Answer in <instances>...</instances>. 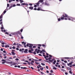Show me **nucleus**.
<instances>
[{
  "label": "nucleus",
  "instance_id": "f257e3e1",
  "mask_svg": "<svg viewBox=\"0 0 75 75\" xmlns=\"http://www.w3.org/2000/svg\"><path fill=\"white\" fill-rule=\"evenodd\" d=\"M26 46L27 47H30L29 50H28V52L30 53H33V52L31 51H34V50L33 49L32 47L33 46V45L32 44H27L26 45Z\"/></svg>",
  "mask_w": 75,
  "mask_h": 75
},
{
  "label": "nucleus",
  "instance_id": "f03ea898",
  "mask_svg": "<svg viewBox=\"0 0 75 75\" xmlns=\"http://www.w3.org/2000/svg\"><path fill=\"white\" fill-rule=\"evenodd\" d=\"M68 15L66 13H64L62 15V17L64 18H67L68 17Z\"/></svg>",
  "mask_w": 75,
  "mask_h": 75
},
{
  "label": "nucleus",
  "instance_id": "7ed1b4c3",
  "mask_svg": "<svg viewBox=\"0 0 75 75\" xmlns=\"http://www.w3.org/2000/svg\"><path fill=\"white\" fill-rule=\"evenodd\" d=\"M17 47H18V48H19L20 47H21L22 46V45H20L18 43L17 44Z\"/></svg>",
  "mask_w": 75,
  "mask_h": 75
},
{
  "label": "nucleus",
  "instance_id": "20e7f679",
  "mask_svg": "<svg viewBox=\"0 0 75 75\" xmlns=\"http://www.w3.org/2000/svg\"><path fill=\"white\" fill-rule=\"evenodd\" d=\"M28 51V50L27 49H26L24 51V52L25 53H28V52H27Z\"/></svg>",
  "mask_w": 75,
  "mask_h": 75
},
{
  "label": "nucleus",
  "instance_id": "39448f33",
  "mask_svg": "<svg viewBox=\"0 0 75 75\" xmlns=\"http://www.w3.org/2000/svg\"><path fill=\"white\" fill-rule=\"evenodd\" d=\"M63 58L66 59H72V58H69V57H64Z\"/></svg>",
  "mask_w": 75,
  "mask_h": 75
},
{
  "label": "nucleus",
  "instance_id": "423d86ee",
  "mask_svg": "<svg viewBox=\"0 0 75 75\" xmlns=\"http://www.w3.org/2000/svg\"><path fill=\"white\" fill-rule=\"evenodd\" d=\"M11 53L12 54V55H15V54H16V53H14L13 52H11Z\"/></svg>",
  "mask_w": 75,
  "mask_h": 75
},
{
  "label": "nucleus",
  "instance_id": "0eeeda50",
  "mask_svg": "<svg viewBox=\"0 0 75 75\" xmlns=\"http://www.w3.org/2000/svg\"><path fill=\"white\" fill-rule=\"evenodd\" d=\"M67 18H68V19L69 20H71V17H69V16H68V17H67Z\"/></svg>",
  "mask_w": 75,
  "mask_h": 75
},
{
  "label": "nucleus",
  "instance_id": "6e6552de",
  "mask_svg": "<svg viewBox=\"0 0 75 75\" xmlns=\"http://www.w3.org/2000/svg\"><path fill=\"white\" fill-rule=\"evenodd\" d=\"M42 46L43 47H44V48H46V45H45L44 44H42Z\"/></svg>",
  "mask_w": 75,
  "mask_h": 75
},
{
  "label": "nucleus",
  "instance_id": "1a4fd4ad",
  "mask_svg": "<svg viewBox=\"0 0 75 75\" xmlns=\"http://www.w3.org/2000/svg\"><path fill=\"white\" fill-rule=\"evenodd\" d=\"M37 10H38V11L41 10V11H44V10H41L40 9V8H38Z\"/></svg>",
  "mask_w": 75,
  "mask_h": 75
},
{
  "label": "nucleus",
  "instance_id": "9d476101",
  "mask_svg": "<svg viewBox=\"0 0 75 75\" xmlns=\"http://www.w3.org/2000/svg\"><path fill=\"white\" fill-rule=\"evenodd\" d=\"M72 64H71V63H69L67 64V65L68 66H69L70 65H71Z\"/></svg>",
  "mask_w": 75,
  "mask_h": 75
},
{
  "label": "nucleus",
  "instance_id": "9b49d317",
  "mask_svg": "<svg viewBox=\"0 0 75 75\" xmlns=\"http://www.w3.org/2000/svg\"><path fill=\"white\" fill-rule=\"evenodd\" d=\"M40 4V2H39V1H38V2L36 4H37V6H39V5Z\"/></svg>",
  "mask_w": 75,
  "mask_h": 75
},
{
  "label": "nucleus",
  "instance_id": "f8f14e48",
  "mask_svg": "<svg viewBox=\"0 0 75 75\" xmlns=\"http://www.w3.org/2000/svg\"><path fill=\"white\" fill-rule=\"evenodd\" d=\"M40 4V2H39V1H38V2L36 4H37V6H39V5Z\"/></svg>",
  "mask_w": 75,
  "mask_h": 75
},
{
  "label": "nucleus",
  "instance_id": "ddd939ff",
  "mask_svg": "<svg viewBox=\"0 0 75 75\" xmlns=\"http://www.w3.org/2000/svg\"><path fill=\"white\" fill-rule=\"evenodd\" d=\"M33 7L31 6V7H29V9H30L33 10Z\"/></svg>",
  "mask_w": 75,
  "mask_h": 75
},
{
  "label": "nucleus",
  "instance_id": "4468645a",
  "mask_svg": "<svg viewBox=\"0 0 75 75\" xmlns=\"http://www.w3.org/2000/svg\"><path fill=\"white\" fill-rule=\"evenodd\" d=\"M3 13H2V14L1 15V16H0V19H1V18H2L3 16Z\"/></svg>",
  "mask_w": 75,
  "mask_h": 75
},
{
  "label": "nucleus",
  "instance_id": "2eb2a0df",
  "mask_svg": "<svg viewBox=\"0 0 75 75\" xmlns=\"http://www.w3.org/2000/svg\"><path fill=\"white\" fill-rule=\"evenodd\" d=\"M44 1L43 0H40L39 1V2H43Z\"/></svg>",
  "mask_w": 75,
  "mask_h": 75
},
{
  "label": "nucleus",
  "instance_id": "dca6fc26",
  "mask_svg": "<svg viewBox=\"0 0 75 75\" xmlns=\"http://www.w3.org/2000/svg\"><path fill=\"white\" fill-rule=\"evenodd\" d=\"M9 45H6L5 46V48L9 47Z\"/></svg>",
  "mask_w": 75,
  "mask_h": 75
},
{
  "label": "nucleus",
  "instance_id": "f3484780",
  "mask_svg": "<svg viewBox=\"0 0 75 75\" xmlns=\"http://www.w3.org/2000/svg\"><path fill=\"white\" fill-rule=\"evenodd\" d=\"M53 59H52V60H49V61L50 62H51L52 63L53 62Z\"/></svg>",
  "mask_w": 75,
  "mask_h": 75
},
{
  "label": "nucleus",
  "instance_id": "a211bd4d",
  "mask_svg": "<svg viewBox=\"0 0 75 75\" xmlns=\"http://www.w3.org/2000/svg\"><path fill=\"white\" fill-rule=\"evenodd\" d=\"M41 64L43 66H44L45 65V64L43 63H41Z\"/></svg>",
  "mask_w": 75,
  "mask_h": 75
},
{
  "label": "nucleus",
  "instance_id": "6ab92c4d",
  "mask_svg": "<svg viewBox=\"0 0 75 75\" xmlns=\"http://www.w3.org/2000/svg\"><path fill=\"white\" fill-rule=\"evenodd\" d=\"M71 20H72V21H74V20H75V18H71Z\"/></svg>",
  "mask_w": 75,
  "mask_h": 75
},
{
  "label": "nucleus",
  "instance_id": "aec40b11",
  "mask_svg": "<svg viewBox=\"0 0 75 75\" xmlns=\"http://www.w3.org/2000/svg\"><path fill=\"white\" fill-rule=\"evenodd\" d=\"M6 9L4 11L3 13V15H4V14H5V13H6Z\"/></svg>",
  "mask_w": 75,
  "mask_h": 75
},
{
  "label": "nucleus",
  "instance_id": "412c9836",
  "mask_svg": "<svg viewBox=\"0 0 75 75\" xmlns=\"http://www.w3.org/2000/svg\"><path fill=\"white\" fill-rule=\"evenodd\" d=\"M19 1H20L21 3H23V0H19Z\"/></svg>",
  "mask_w": 75,
  "mask_h": 75
},
{
  "label": "nucleus",
  "instance_id": "4be33fe9",
  "mask_svg": "<svg viewBox=\"0 0 75 75\" xmlns=\"http://www.w3.org/2000/svg\"><path fill=\"white\" fill-rule=\"evenodd\" d=\"M57 62V61H54V62H53V64H55V63H56V62Z\"/></svg>",
  "mask_w": 75,
  "mask_h": 75
},
{
  "label": "nucleus",
  "instance_id": "5701e85b",
  "mask_svg": "<svg viewBox=\"0 0 75 75\" xmlns=\"http://www.w3.org/2000/svg\"><path fill=\"white\" fill-rule=\"evenodd\" d=\"M18 34H19L20 35H21V33H20V31H18Z\"/></svg>",
  "mask_w": 75,
  "mask_h": 75
},
{
  "label": "nucleus",
  "instance_id": "b1692460",
  "mask_svg": "<svg viewBox=\"0 0 75 75\" xmlns=\"http://www.w3.org/2000/svg\"><path fill=\"white\" fill-rule=\"evenodd\" d=\"M47 57H49V56L48 55L45 56L44 57V58L45 59H46Z\"/></svg>",
  "mask_w": 75,
  "mask_h": 75
},
{
  "label": "nucleus",
  "instance_id": "393cba45",
  "mask_svg": "<svg viewBox=\"0 0 75 75\" xmlns=\"http://www.w3.org/2000/svg\"><path fill=\"white\" fill-rule=\"evenodd\" d=\"M61 19L62 20H64V17H62L61 18Z\"/></svg>",
  "mask_w": 75,
  "mask_h": 75
},
{
  "label": "nucleus",
  "instance_id": "a878e982",
  "mask_svg": "<svg viewBox=\"0 0 75 75\" xmlns=\"http://www.w3.org/2000/svg\"><path fill=\"white\" fill-rule=\"evenodd\" d=\"M21 5H22L23 6H24L25 4V3H23L21 4Z\"/></svg>",
  "mask_w": 75,
  "mask_h": 75
},
{
  "label": "nucleus",
  "instance_id": "bb28decb",
  "mask_svg": "<svg viewBox=\"0 0 75 75\" xmlns=\"http://www.w3.org/2000/svg\"><path fill=\"white\" fill-rule=\"evenodd\" d=\"M69 73H70L71 74H72V72H71V71H69Z\"/></svg>",
  "mask_w": 75,
  "mask_h": 75
},
{
  "label": "nucleus",
  "instance_id": "cd10ccee",
  "mask_svg": "<svg viewBox=\"0 0 75 75\" xmlns=\"http://www.w3.org/2000/svg\"><path fill=\"white\" fill-rule=\"evenodd\" d=\"M40 69L41 70H43L44 69V68L43 67H42V68H40Z\"/></svg>",
  "mask_w": 75,
  "mask_h": 75
},
{
  "label": "nucleus",
  "instance_id": "c85d7f7f",
  "mask_svg": "<svg viewBox=\"0 0 75 75\" xmlns=\"http://www.w3.org/2000/svg\"><path fill=\"white\" fill-rule=\"evenodd\" d=\"M15 48H16V47H15V46H13L12 47L13 49H15Z\"/></svg>",
  "mask_w": 75,
  "mask_h": 75
},
{
  "label": "nucleus",
  "instance_id": "c756f323",
  "mask_svg": "<svg viewBox=\"0 0 75 75\" xmlns=\"http://www.w3.org/2000/svg\"><path fill=\"white\" fill-rule=\"evenodd\" d=\"M33 60H34V61H39L38 60H36V59H33Z\"/></svg>",
  "mask_w": 75,
  "mask_h": 75
},
{
  "label": "nucleus",
  "instance_id": "7c9ffc66",
  "mask_svg": "<svg viewBox=\"0 0 75 75\" xmlns=\"http://www.w3.org/2000/svg\"><path fill=\"white\" fill-rule=\"evenodd\" d=\"M58 21H60L61 20V19L60 18H58Z\"/></svg>",
  "mask_w": 75,
  "mask_h": 75
},
{
  "label": "nucleus",
  "instance_id": "2f4dec72",
  "mask_svg": "<svg viewBox=\"0 0 75 75\" xmlns=\"http://www.w3.org/2000/svg\"><path fill=\"white\" fill-rule=\"evenodd\" d=\"M5 34H7V35H9V34H8V33L7 32H6L5 33Z\"/></svg>",
  "mask_w": 75,
  "mask_h": 75
},
{
  "label": "nucleus",
  "instance_id": "473e14b6",
  "mask_svg": "<svg viewBox=\"0 0 75 75\" xmlns=\"http://www.w3.org/2000/svg\"><path fill=\"white\" fill-rule=\"evenodd\" d=\"M36 52H35H35H33V54H35H35H36Z\"/></svg>",
  "mask_w": 75,
  "mask_h": 75
},
{
  "label": "nucleus",
  "instance_id": "72a5a7b5",
  "mask_svg": "<svg viewBox=\"0 0 75 75\" xmlns=\"http://www.w3.org/2000/svg\"><path fill=\"white\" fill-rule=\"evenodd\" d=\"M53 69H54V70H57V68L56 67H53Z\"/></svg>",
  "mask_w": 75,
  "mask_h": 75
},
{
  "label": "nucleus",
  "instance_id": "f704fd0d",
  "mask_svg": "<svg viewBox=\"0 0 75 75\" xmlns=\"http://www.w3.org/2000/svg\"><path fill=\"white\" fill-rule=\"evenodd\" d=\"M42 52H42V51L41 50V51H40V54H42Z\"/></svg>",
  "mask_w": 75,
  "mask_h": 75
},
{
  "label": "nucleus",
  "instance_id": "c9c22d12",
  "mask_svg": "<svg viewBox=\"0 0 75 75\" xmlns=\"http://www.w3.org/2000/svg\"><path fill=\"white\" fill-rule=\"evenodd\" d=\"M46 68L47 69H48V66H46Z\"/></svg>",
  "mask_w": 75,
  "mask_h": 75
},
{
  "label": "nucleus",
  "instance_id": "e433bc0d",
  "mask_svg": "<svg viewBox=\"0 0 75 75\" xmlns=\"http://www.w3.org/2000/svg\"><path fill=\"white\" fill-rule=\"evenodd\" d=\"M2 62H6V60H4V59H2Z\"/></svg>",
  "mask_w": 75,
  "mask_h": 75
},
{
  "label": "nucleus",
  "instance_id": "4c0bfd02",
  "mask_svg": "<svg viewBox=\"0 0 75 75\" xmlns=\"http://www.w3.org/2000/svg\"><path fill=\"white\" fill-rule=\"evenodd\" d=\"M38 46H39L41 47V46H42V45H41V44H38Z\"/></svg>",
  "mask_w": 75,
  "mask_h": 75
},
{
  "label": "nucleus",
  "instance_id": "58836bf2",
  "mask_svg": "<svg viewBox=\"0 0 75 75\" xmlns=\"http://www.w3.org/2000/svg\"><path fill=\"white\" fill-rule=\"evenodd\" d=\"M35 63L37 64V65H38L39 64V63H38H38H37V62H35Z\"/></svg>",
  "mask_w": 75,
  "mask_h": 75
},
{
  "label": "nucleus",
  "instance_id": "ea45409f",
  "mask_svg": "<svg viewBox=\"0 0 75 75\" xmlns=\"http://www.w3.org/2000/svg\"><path fill=\"white\" fill-rule=\"evenodd\" d=\"M9 6V4H7V7H8Z\"/></svg>",
  "mask_w": 75,
  "mask_h": 75
},
{
  "label": "nucleus",
  "instance_id": "a19ab883",
  "mask_svg": "<svg viewBox=\"0 0 75 75\" xmlns=\"http://www.w3.org/2000/svg\"><path fill=\"white\" fill-rule=\"evenodd\" d=\"M16 49L17 50H19V49L18 47H17L16 48Z\"/></svg>",
  "mask_w": 75,
  "mask_h": 75
},
{
  "label": "nucleus",
  "instance_id": "79ce46f5",
  "mask_svg": "<svg viewBox=\"0 0 75 75\" xmlns=\"http://www.w3.org/2000/svg\"><path fill=\"white\" fill-rule=\"evenodd\" d=\"M23 29H22L20 31L21 32H23Z\"/></svg>",
  "mask_w": 75,
  "mask_h": 75
},
{
  "label": "nucleus",
  "instance_id": "37998d69",
  "mask_svg": "<svg viewBox=\"0 0 75 75\" xmlns=\"http://www.w3.org/2000/svg\"><path fill=\"white\" fill-rule=\"evenodd\" d=\"M38 49H41L40 47V46H38Z\"/></svg>",
  "mask_w": 75,
  "mask_h": 75
},
{
  "label": "nucleus",
  "instance_id": "c03bdc74",
  "mask_svg": "<svg viewBox=\"0 0 75 75\" xmlns=\"http://www.w3.org/2000/svg\"><path fill=\"white\" fill-rule=\"evenodd\" d=\"M9 59H12L13 58H12L11 57H10L9 58Z\"/></svg>",
  "mask_w": 75,
  "mask_h": 75
},
{
  "label": "nucleus",
  "instance_id": "a18cd8bd",
  "mask_svg": "<svg viewBox=\"0 0 75 75\" xmlns=\"http://www.w3.org/2000/svg\"><path fill=\"white\" fill-rule=\"evenodd\" d=\"M17 6H20V4H17Z\"/></svg>",
  "mask_w": 75,
  "mask_h": 75
},
{
  "label": "nucleus",
  "instance_id": "49530a36",
  "mask_svg": "<svg viewBox=\"0 0 75 75\" xmlns=\"http://www.w3.org/2000/svg\"><path fill=\"white\" fill-rule=\"evenodd\" d=\"M68 68H69V70H70V71H71V68H70L69 67H68Z\"/></svg>",
  "mask_w": 75,
  "mask_h": 75
},
{
  "label": "nucleus",
  "instance_id": "de8ad7c7",
  "mask_svg": "<svg viewBox=\"0 0 75 75\" xmlns=\"http://www.w3.org/2000/svg\"><path fill=\"white\" fill-rule=\"evenodd\" d=\"M64 62L65 63H67V62L66 61H64Z\"/></svg>",
  "mask_w": 75,
  "mask_h": 75
},
{
  "label": "nucleus",
  "instance_id": "09e8293b",
  "mask_svg": "<svg viewBox=\"0 0 75 75\" xmlns=\"http://www.w3.org/2000/svg\"><path fill=\"white\" fill-rule=\"evenodd\" d=\"M16 6V5L15 4H14L13 5V6H12L13 7H15Z\"/></svg>",
  "mask_w": 75,
  "mask_h": 75
},
{
  "label": "nucleus",
  "instance_id": "8fccbe9b",
  "mask_svg": "<svg viewBox=\"0 0 75 75\" xmlns=\"http://www.w3.org/2000/svg\"><path fill=\"white\" fill-rule=\"evenodd\" d=\"M19 51L21 52H22V50L21 49H20L19 50Z\"/></svg>",
  "mask_w": 75,
  "mask_h": 75
},
{
  "label": "nucleus",
  "instance_id": "3c124183",
  "mask_svg": "<svg viewBox=\"0 0 75 75\" xmlns=\"http://www.w3.org/2000/svg\"><path fill=\"white\" fill-rule=\"evenodd\" d=\"M30 68H31V69H32L33 70H34V68L33 67H31Z\"/></svg>",
  "mask_w": 75,
  "mask_h": 75
},
{
  "label": "nucleus",
  "instance_id": "603ef678",
  "mask_svg": "<svg viewBox=\"0 0 75 75\" xmlns=\"http://www.w3.org/2000/svg\"><path fill=\"white\" fill-rule=\"evenodd\" d=\"M41 60H42V59H39V60L38 61H41Z\"/></svg>",
  "mask_w": 75,
  "mask_h": 75
},
{
  "label": "nucleus",
  "instance_id": "864d4df0",
  "mask_svg": "<svg viewBox=\"0 0 75 75\" xmlns=\"http://www.w3.org/2000/svg\"><path fill=\"white\" fill-rule=\"evenodd\" d=\"M16 60L17 61H18L19 60V59L18 58H16Z\"/></svg>",
  "mask_w": 75,
  "mask_h": 75
},
{
  "label": "nucleus",
  "instance_id": "5fc2aeb1",
  "mask_svg": "<svg viewBox=\"0 0 75 75\" xmlns=\"http://www.w3.org/2000/svg\"><path fill=\"white\" fill-rule=\"evenodd\" d=\"M65 74L66 75H68V73L67 72H65Z\"/></svg>",
  "mask_w": 75,
  "mask_h": 75
},
{
  "label": "nucleus",
  "instance_id": "6e6d98bb",
  "mask_svg": "<svg viewBox=\"0 0 75 75\" xmlns=\"http://www.w3.org/2000/svg\"><path fill=\"white\" fill-rule=\"evenodd\" d=\"M34 6L35 7H36L37 6V5H34Z\"/></svg>",
  "mask_w": 75,
  "mask_h": 75
},
{
  "label": "nucleus",
  "instance_id": "4d7b16f0",
  "mask_svg": "<svg viewBox=\"0 0 75 75\" xmlns=\"http://www.w3.org/2000/svg\"><path fill=\"white\" fill-rule=\"evenodd\" d=\"M1 51H3V48H1Z\"/></svg>",
  "mask_w": 75,
  "mask_h": 75
},
{
  "label": "nucleus",
  "instance_id": "13d9d810",
  "mask_svg": "<svg viewBox=\"0 0 75 75\" xmlns=\"http://www.w3.org/2000/svg\"><path fill=\"white\" fill-rule=\"evenodd\" d=\"M38 55L40 56H42V55L41 54H39Z\"/></svg>",
  "mask_w": 75,
  "mask_h": 75
},
{
  "label": "nucleus",
  "instance_id": "bf43d9fd",
  "mask_svg": "<svg viewBox=\"0 0 75 75\" xmlns=\"http://www.w3.org/2000/svg\"><path fill=\"white\" fill-rule=\"evenodd\" d=\"M72 66L75 67V64H73L72 65Z\"/></svg>",
  "mask_w": 75,
  "mask_h": 75
},
{
  "label": "nucleus",
  "instance_id": "052dcab7",
  "mask_svg": "<svg viewBox=\"0 0 75 75\" xmlns=\"http://www.w3.org/2000/svg\"><path fill=\"white\" fill-rule=\"evenodd\" d=\"M49 57H52V56L51 55H50V54L49 55Z\"/></svg>",
  "mask_w": 75,
  "mask_h": 75
},
{
  "label": "nucleus",
  "instance_id": "680f3d73",
  "mask_svg": "<svg viewBox=\"0 0 75 75\" xmlns=\"http://www.w3.org/2000/svg\"><path fill=\"white\" fill-rule=\"evenodd\" d=\"M25 5H26L27 6H28V5L27 4H25Z\"/></svg>",
  "mask_w": 75,
  "mask_h": 75
},
{
  "label": "nucleus",
  "instance_id": "e2e57ef3",
  "mask_svg": "<svg viewBox=\"0 0 75 75\" xmlns=\"http://www.w3.org/2000/svg\"><path fill=\"white\" fill-rule=\"evenodd\" d=\"M29 5H30V6H32V4H29Z\"/></svg>",
  "mask_w": 75,
  "mask_h": 75
},
{
  "label": "nucleus",
  "instance_id": "0e129e2a",
  "mask_svg": "<svg viewBox=\"0 0 75 75\" xmlns=\"http://www.w3.org/2000/svg\"><path fill=\"white\" fill-rule=\"evenodd\" d=\"M50 72H51V73H52V72H53V71L52 70H51L50 71Z\"/></svg>",
  "mask_w": 75,
  "mask_h": 75
},
{
  "label": "nucleus",
  "instance_id": "69168bd1",
  "mask_svg": "<svg viewBox=\"0 0 75 75\" xmlns=\"http://www.w3.org/2000/svg\"><path fill=\"white\" fill-rule=\"evenodd\" d=\"M3 29H4L3 27H1V29L3 30Z\"/></svg>",
  "mask_w": 75,
  "mask_h": 75
},
{
  "label": "nucleus",
  "instance_id": "338daca9",
  "mask_svg": "<svg viewBox=\"0 0 75 75\" xmlns=\"http://www.w3.org/2000/svg\"><path fill=\"white\" fill-rule=\"evenodd\" d=\"M1 44L2 45H4V43H3V42H2V43H1Z\"/></svg>",
  "mask_w": 75,
  "mask_h": 75
},
{
  "label": "nucleus",
  "instance_id": "774afa93",
  "mask_svg": "<svg viewBox=\"0 0 75 75\" xmlns=\"http://www.w3.org/2000/svg\"><path fill=\"white\" fill-rule=\"evenodd\" d=\"M34 10H37V8H34Z\"/></svg>",
  "mask_w": 75,
  "mask_h": 75
}]
</instances>
